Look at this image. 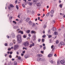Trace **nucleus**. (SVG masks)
<instances>
[{"mask_svg":"<svg viewBox=\"0 0 65 65\" xmlns=\"http://www.w3.org/2000/svg\"><path fill=\"white\" fill-rule=\"evenodd\" d=\"M12 19V17H10L9 20H11Z\"/></svg>","mask_w":65,"mask_h":65,"instance_id":"nucleus-35","label":"nucleus"},{"mask_svg":"<svg viewBox=\"0 0 65 65\" xmlns=\"http://www.w3.org/2000/svg\"><path fill=\"white\" fill-rule=\"evenodd\" d=\"M59 43V41L58 40H57L56 41V43L57 44Z\"/></svg>","mask_w":65,"mask_h":65,"instance_id":"nucleus-41","label":"nucleus"},{"mask_svg":"<svg viewBox=\"0 0 65 65\" xmlns=\"http://www.w3.org/2000/svg\"><path fill=\"white\" fill-rule=\"evenodd\" d=\"M37 5L38 7H39V6H41V4L39 3H37Z\"/></svg>","mask_w":65,"mask_h":65,"instance_id":"nucleus-7","label":"nucleus"},{"mask_svg":"<svg viewBox=\"0 0 65 65\" xmlns=\"http://www.w3.org/2000/svg\"><path fill=\"white\" fill-rule=\"evenodd\" d=\"M8 51H9L11 50V48H8Z\"/></svg>","mask_w":65,"mask_h":65,"instance_id":"nucleus-53","label":"nucleus"},{"mask_svg":"<svg viewBox=\"0 0 65 65\" xmlns=\"http://www.w3.org/2000/svg\"><path fill=\"white\" fill-rule=\"evenodd\" d=\"M18 33H21V34H23L24 33L23 32V31H22L21 30L19 31L18 32Z\"/></svg>","mask_w":65,"mask_h":65,"instance_id":"nucleus-10","label":"nucleus"},{"mask_svg":"<svg viewBox=\"0 0 65 65\" xmlns=\"http://www.w3.org/2000/svg\"><path fill=\"white\" fill-rule=\"evenodd\" d=\"M50 13V12H48V13H47V14H46V16L47 17H48L49 15V14Z\"/></svg>","mask_w":65,"mask_h":65,"instance_id":"nucleus-29","label":"nucleus"},{"mask_svg":"<svg viewBox=\"0 0 65 65\" xmlns=\"http://www.w3.org/2000/svg\"><path fill=\"white\" fill-rule=\"evenodd\" d=\"M53 15H54L53 14L51 15V17H53Z\"/></svg>","mask_w":65,"mask_h":65,"instance_id":"nucleus-64","label":"nucleus"},{"mask_svg":"<svg viewBox=\"0 0 65 65\" xmlns=\"http://www.w3.org/2000/svg\"><path fill=\"white\" fill-rule=\"evenodd\" d=\"M35 45V44L34 43H32V44H30L29 45V47L31 48L32 47V46H34Z\"/></svg>","mask_w":65,"mask_h":65,"instance_id":"nucleus-3","label":"nucleus"},{"mask_svg":"<svg viewBox=\"0 0 65 65\" xmlns=\"http://www.w3.org/2000/svg\"><path fill=\"white\" fill-rule=\"evenodd\" d=\"M53 23H55V21H53Z\"/></svg>","mask_w":65,"mask_h":65,"instance_id":"nucleus-63","label":"nucleus"},{"mask_svg":"<svg viewBox=\"0 0 65 65\" xmlns=\"http://www.w3.org/2000/svg\"><path fill=\"white\" fill-rule=\"evenodd\" d=\"M17 2H18V1L17 0H16L15 2V4H17Z\"/></svg>","mask_w":65,"mask_h":65,"instance_id":"nucleus-43","label":"nucleus"},{"mask_svg":"<svg viewBox=\"0 0 65 65\" xmlns=\"http://www.w3.org/2000/svg\"><path fill=\"white\" fill-rule=\"evenodd\" d=\"M10 46H12L13 45V43H11L10 44Z\"/></svg>","mask_w":65,"mask_h":65,"instance_id":"nucleus-28","label":"nucleus"},{"mask_svg":"<svg viewBox=\"0 0 65 65\" xmlns=\"http://www.w3.org/2000/svg\"><path fill=\"white\" fill-rule=\"evenodd\" d=\"M60 43L62 45H65V44L64 43V42H60Z\"/></svg>","mask_w":65,"mask_h":65,"instance_id":"nucleus-14","label":"nucleus"},{"mask_svg":"<svg viewBox=\"0 0 65 65\" xmlns=\"http://www.w3.org/2000/svg\"><path fill=\"white\" fill-rule=\"evenodd\" d=\"M44 41V39H42V42H43Z\"/></svg>","mask_w":65,"mask_h":65,"instance_id":"nucleus-38","label":"nucleus"},{"mask_svg":"<svg viewBox=\"0 0 65 65\" xmlns=\"http://www.w3.org/2000/svg\"><path fill=\"white\" fill-rule=\"evenodd\" d=\"M53 31H56V28L55 27H53Z\"/></svg>","mask_w":65,"mask_h":65,"instance_id":"nucleus-22","label":"nucleus"},{"mask_svg":"<svg viewBox=\"0 0 65 65\" xmlns=\"http://www.w3.org/2000/svg\"><path fill=\"white\" fill-rule=\"evenodd\" d=\"M13 23H15V24H17V23H16V22H15V21H13Z\"/></svg>","mask_w":65,"mask_h":65,"instance_id":"nucleus-45","label":"nucleus"},{"mask_svg":"<svg viewBox=\"0 0 65 65\" xmlns=\"http://www.w3.org/2000/svg\"><path fill=\"white\" fill-rule=\"evenodd\" d=\"M61 28H64V26L63 25L61 26Z\"/></svg>","mask_w":65,"mask_h":65,"instance_id":"nucleus-46","label":"nucleus"},{"mask_svg":"<svg viewBox=\"0 0 65 65\" xmlns=\"http://www.w3.org/2000/svg\"><path fill=\"white\" fill-rule=\"evenodd\" d=\"M51 63H53V61L52 60L51 61Z\"/></svg>","mask_w":65,"mask_h":65,"instance_id":"nucleus-50","label":"nucleus"},{"mask_svg":"<svg viewBox=\"0 0 65 65\" xmlns=\"http://www.w3.org/2000/svg\"><path fill=\"white\" fill-rule=\"evenodd\" d=\"M19 23H22V21L21 20H20Z\"/></svg>","mask_w":65,"mask_h":65,"instance_id":"nucleus-57","label":"nucleus"},{"mask_svg":"<svg viewBox=\"0 0 65 65\" xmlns=\"http://www.w3.org/2000/svg\"><path fill=\"white\" fill-rule=\"evenodd\" d=\"M8 44L7 43H5V46H7Z\"/></svg>","mask_w":65,"mask_h":65,"instance_id":"nucleus-40","label":"nucleus"},{"mask_svg":"<svg viewBox=\"0 0 65 65\" xmlns=\"http://www.w3.org/2000/svg\"><path fill=\"white\" fill-rule=\"evenodd\" d=\"M52 35H50L49 36H48V38H51V37H52Z\"/></svg>","mask_w":65,"mask_h":65,"instance_id":"nucleus-37","label":"nucleus"},{"mask_svg":"<svg viewBox=\"0 0 65 65\" xmlns=\"http://www.w3.org/2000/svg\"><path fill=\"white\" fill-rule=\"evenodd\" d=\"M22 6H23V7H25V5L24 4H22Z\"/></svg>","mask_w":65,"mask_h":65,"instance_id":"nucleus-48","label":"nucleus"},{"mask_svg":"<svg viewBox=\"0 0 65 65\" xmlns=\"http://www.w3.org/2000/svg\"><path fill=\"white\" fill-rule=\"evenodd\" d=\"M9 58H12V56H11V55H9Z\"/></svg>","mask_w":65,"mask_h":65,"instance_id":"nucleus-31","label":"nucleus"},{"mask_svg":"<svg viewBox=\"0 0 65 65\" xmlns=\"http://www.w3.org/2000/svg\"><path fill=\"white\" fill-rule=\"evenodd\" d=\"M41 53H42L43 54V51H41Z\"/></svg>","mask_w":65,"mask_h":65,"instance_id":"nucleus-58","label":"nucleus"},{"mask_svg":"<svg viewBox=\"0 0 65 65\" xmlns=\"http://www.w3.org/2000/svg\"><path fill=\"white\" fill-rule=\"evenodd\" d=\"M60 60H58L57 61V65H59L60 64Z\"/></svg>","mask_w":65,"mask_h":65,"instance_id":"nucleus-15","label":"nucleus"},{"mask_svg":"<svg viewBox=\"0 0 65 65\" xmlns=\"http://www.w3.org/2000/svg\"><path fill=\"white\" fill-rule=\"evenodd\" d=\"M10 6L11 7H14V6L12 4L10 5Z\"/></svg>","mask_w":65,"mask_h":65,"instance_id":"nucleus-20","label":"nucleus"},{"mask_svg":"<svg viewBox=\"0 0 65 65\" xmlns=\"http://www.w3.org/2000/svg\"><path fill=\"white\" fill-rule=\"evenodd\" d=\"M17 54L18 55H19V52H17Z\"/></svg>","mask_w":65,"mask_h":65,"instance_id":"nucleus-60","label":"nucleus"},{"mask_svg":"<svg viewBox=\"0 0 65 65\" xmlns=\"http://www.w3.org/2000/svg\"><path fill=\"white\" fill-rule=\"evenodd\" d=\"M14 65H17V63L16 61H14Z\"/></svg>","mask_w":65,"mask_h":65,"instance_id":"nucleus-21","label":"nucleus"},{"mask_svg":"<svg viewBox=\"0 0 65 65\" xmlns=\"http://www.w3.org/2000/svg\"><path fill=\"white\" fill-rule=\"evenodd\" d=\"M41 59V58L40 57H38L37 58V61H40V60Z\"/></svg>","mask_w":65,"mask_h":65,"instance_id":"nucleus-19","label":"nucleus"},{"mask_svg":"<svg viewBox=\"0 0 65 65\" xmlns=\"http://www.w3.org/2000/svg\"><path fill=\"white\" fill-rule=\"evenodd\" d=\"M28 36L29 37H30L31 36V35L30 34H29L28 35Z\"/></svg>","mask_w":65,"mask_h":65,"instance_id":"nucleus-51","label":"nucleus"},{"mask_svg":"<svg viewBox=\"0 0 65 65\" xmlns=\"http://www.w3.org/2000/svg\"><path fill=\"white\" fill-rule=\"evenodd\" d=\"M28 4L29 5H32V3H30V2H29L28 3Z\"/></svg>","mask_w":65,"mask_h":65,"instance_id":"nucleus-17","label":"nucleus"},{"mask_svg":"<svg viewBox=\"0 0 65 65\" xmlns=\"http://www.w3.org/2000/svg\"><path fill=\"white\" fill-rule=\"evenodd\" d=\"M42 55L41 54H39L37 55V57H42Z\"/></svg>","mask_w":65,"mask_h":65,"instance_id":"nucleus-11","label":"nucleus"},{"mask_svg":"<svg viewBox=\"0 0 65 65\" xmlns=\"http://www.w3.org/2000/svg\"><path fill=\"white\" fill-rule=\"evenodd\" d=\"M44 50H45V49L46 48V47H44L43 48Z\"/></svg>","mask_w":65,"mask_h":65,"instance_id":"nucleus-49","label":"nucleus"},{"mask_svg":"<svg viewBox=\"0 0 65 65\" xmlns=\"http://www.w3.org/2000/svg\"><path fill=\"white\" fill-rule=\"evenodd\" d=\"M38 16H40V14H38Z\"/></svg>","mask_w":65,"mask_h":65,"instance_id":"nucleus-59","label":"nucleus"},{"mask_svg":"<svg viewBox=\"0 0 65 65\" xmlns=\"http://www.w3.org/2000/svg\"><path fill=\"white\" fill-rule=\"evenodd\" d=\"M8 9L9 10H10V9H10V7H8Z\"/></svg>","mask_w":65,"mask_h":65,"instance_id":"nucleus-55","label":"nucleus"},{"mask_svg":"<svg viewBox=\"0 0 65 65\" xmlns=\"http://www.w3.org/2000/svg\"><path fill=\"white\" fill-rule=\"evenodd\" d=\"M17 39L18 38L20 39H22L21 38V35H19L17 37Z\"/></svg>","mask_w":65,"mask_h":65,"instance_id":"nucleus-6","label":"nucleus"},{"mask_svg":"<svg viewBox=\"0 0 65 65\" xmlns=\"http://www.w3.org/2000/svg\"><path fill=\"white\" fill-rule=\"evenodd\" d=\"M65 61L64 60H61L60 61V63L61 64H64V63H65Z\"/></svg>","mask_w":65,"mask_h":65,"instance_id":"nucleus-5","label":"nucleus"},{"mask_svg":"<svg viewBox=\"0 0 65 65\" xmlns=\"http://www.w3.org/2000/svg\"><path fill=\"white\" fill-rule=\"evenodd\" d=\"M54 34L55 35H58V32L55 31L54 32Z\"/></svg>","mask_w":65,"mask_h":65,"instance_id":"nucleus-16","label":"nucleus"},{"mask_svg":"<svg viewBox=\"0 0 65 65\" xmlns=\"http://www.w3.org/2000/svg\"><path fill=\"white\" fill-rule=\"evenodd\" d=\"M54 56H55V57H57V55H56V54H55L54 55Z\"/></svg>","mask_w":65,"mask_h":65,"instance_id":"nucleus-54","label":"nucleus"},{"mask_svg":"<svg viewBox=\"0 0 65 65\" xmlns=\"http://www.w3.org/2000/svg\"><path fill=\"white\" fill-rule=\"evenodd\" d=\"M41 41V39H38V41L39 42H40V41Z\"/></svg>","mask_w":65,"mask_h":65,"instance_id":"nucleus-25","label":"nucleus"},{"mask_svg":"<svg viewBox=\"0 0 65 65\" xmlns=\"http://www.w3.org/2000/svg\"><path fill=\"white\" fill-rule=\"evenodd\" d=\"M53 47H54V45H52L51 46V48L52 49V48H53Z\"/></svg>","mask_w":65,"mask_h":65,"instance_id":"nucleus-44","label":"nucleus"},{"mask_svg":"<svg viewBox=\"0 0 65 65\" xmlns=\"http://www.w3.org/2000/svg\"><path fill=\"white\" fill-rule=\"evenodd\" d=\"M24 46H28L29 45V42L28 41L24 42L23 44Z\"/></svg>","mask_w":65,"mask_h":65,"instance_id":"nucleus-1","label":"nucleus"},{"mask_svg":"<svg viewBox=\"0 0 65 65\" xmlns=\"http://www.w3.org/2000/svg\"><path fill=\"white\" fill-rule=\"evenodd\" d=\"M31 34H35L36 33V32L35 31H31Z\"/></svg>","mask_w":65,"mask_h":65,"instance_id":"nucleus-13","label":"nucleus"},{"mask_svg":"<svg viewBox=\"0 0 65 65\" xmlns=\"http://www.w3.org/2000/svg\"><path fill=\"white\" fill-rule=\"evenodd\" d=\"M22 53L23 54H25V51H24L22 52Z\"/></svg>","mask_w":65,"mask_h":65,"instance_id":"nucleus-42","label":"nucleus"},{"mask_svg":"<svg viewBox=\"0 0 65 65\" xmlns=\"http://www.w3.org/2000/svg\"><path fill=\"white\" fill-rule=\"evenodd\" d=\"M59 7L61 8H62V4H60L59 5Z\"/></svg>","mask_w":65,"mask_h":65,"instance_id":"nucleus-30","label":"nucleus"},{"mask_svg":"<svg viewBox=\"0 0 65 65\" xmlns=\"http://www.w3.org/2000/svg\"><path fill=\"white\" fill-rule=\"evenodd\" d=\"M16 8H17V9H19V7H18V5H17L16 6Z\"/></svg>","mask_w":65,"mask_h":65,"instance_id":"nucleus-34","label":"nucleus"},{"mask_svg":"<svg viewBox=\"0 0 65 65\" xmlns=\"http://www.w3.org/2000/svg\"><path fill=\"white\" fill-rule=\"evenodd\" d=\"M16 58H18V60H21V57L20 56H18L17 55L16 56Z\"/></svg>","mask_w":65,"mask_h":65,"instance_id":"nucleus-8","label":"nucleus"},{"mask_svg":"<svg viewBox=\"0 0 65 65\" xmlns=\"http://www.w3.org/2000/svg\"><path fill=\"white\" fill-rule=\"evenodd\" d=\"M12 38H14V37H15V35L14 33H12Z\"/></svg>","mask_w":65,"mask_h":65,"instance_id":"nucleus-9","label":"nucleus"},{"mask_svg":"<svg viewBox=\"0 0 65 65\" xmlns=\"http://www.w3.org/2000/svg\"><path fill=\"white\" fill-rule=\"evenodd\" d=\"M52 56H53L52 54H49V55H48V57H51Z\"/></svg>","mask_w":65,"mask_h":65,"instance_id":"nucleus-12","label":"nucleus"},{"mask_svg":"<svg viewBox=\"0 0 65 65\" xmlns=\"http://www.w3.org/2000/svg\"><path fill=\"white\" fill-rule=\"evenodd\" d=\"M7 38H9V37H9V36H7Z\"/></svg>","mask_w":65,"mask_h":65,"instance_id":"nucleus-47","label":"nucleus"},{"mask_svg":"<svg viewBox=\"0 0 65 65\" xmlns=\"http://www.w3.org/2000/svg\"><path fill=\"white\" fill-rule=\"evenodd\" d=\"M30 30H28L26 31L27 33H30Z\"/></svg>","mask_w":65,"mask_h":65,"instance_id":"nucleus-24","label":"nucleus"},{"mask_svg":"<svg viewBox=\"0 0 65 65\" xmlns=\"http://www.w3.org/2000/svg\"><path fill=\"white\" fill-rule=\"evenodd\" d=\"M62 46V45L61 44H59V47H61V46Z\"/></svg>","mask_w":65,"mask_h":65,"instance_id":"nucleus-27","label":"nucleus"},{"mask_svg":"<svg viewBox=\"0 0 65 65\" xmlns=\"http://www.w3.org/2000/svg\"><path fill=\"white\" fill-rule=\"evenodd\" d=\"M45 36H46L45 35H44L42 36V37L43 38H45Z\"/></svg>","mask_w":65,"mask_h":65,"instance_id":"nucleus-39","label":"nucleus"},{"mask_svg":"<svg viewBox=\"0 0 65 65\" xmlns=\"http://www.w3.org/2000/svg\"><path fill=\"white\" fill-rule=\"evenodd\" d=\"M51 13H54V11L52 10L51 11Z\"/></svg>","mask_w":65,"mask_h":65,"instance_id":"nucleus-36","label":"nucleus"},{"mask_svg":"<svg viewBox=\"0 0 65 65\" xmlns=\"http://www.w3.org/2000/svg\"><path fill=\"white\" fill-rule=\"evenodd\" d=\"M43 46H45V44L43 43Z\"/></svg>","mask_w":65,"mask_h":65,"instance_id":"nucleus-62","label":"nucleus"},{"mask_svg":"<svg viewBox=\"0 0 65 65\" xmlns=\"http://www.w3.org/2000/svg\"><path fill=\"white\" fill-rule=\"evenodd\" d=\"M21 56H24V54L23 53H22L21 54Z\"/></svg>","mask_w":65,"mask_h":65,"instance_id":"nucleus-56","label":"nucleus"},{"mask_svg":"<svg viewBox=\"0 0 65 65\" xmlns=\"http://www.w3.org/2000/svg\"><path fill=\"white\" fill-rule=\"evenodd\" d=\"M32 13H34V11L32 10V12H31Z\"/></svg>","mask_w":65,"mask_h":65,"instance_id":"nucleus-61","label":"nucleus"},{"mask_svg":"<svg viewBox=\"0 0 65 65\" xmlns=\"http://www.w3.org/2000/svg\"><path fill=\"white\" fill-rule=\"evenodd\" d=\"M12 54V52H10V54Z\"/></svg>","mask_w":65,"mask_h":65,"instance_id":"nucleus-52","label":"nucleus"},{"mask_svg":"<svg viewBox=\"0 0 65 65\" xmlns=\"http://www.w3.org/2000/svg\"><path fill=\"white\" fill-rule=\"evenodd\" d=\"M33 3L34 4H36L37 3V1L36 0H34L33 2Z\"/></svg>","mask_w":65,"mask_h":65,"instance_id":"nucleus-23","label":"nucleus"},{"mask_svg":"<svg viewBox=\"0 0 65 65\" xmlns=\"http://www.w3.org/2000/svg\"><path fill=\"white\" fill-rule=\"evenodd\" d=\"M19 47V46L18 45H16L14 46V49L15 50L18 49Z\"/></svg>","mask_w":65,"mask_h":65,"instance_id":"nucleus-2","label":"nucleus"},{"mask_svg":"<svg viewBox=\"0 0 65 65\" xmlns=\"http://www.w3.org/2000/svg\"><path fill=\"white\" fill-rule=\"evenodd\" d=\"M17 40H18V42L19 43H21L22 41V39H19L18 38H17Z\"/></svg>","mask_w":65,"mask_h":65,"instance_id":"nucleus-4","label":"nucleus"},{"mask_svg":"<svg viewBox=\"0 0 65 65\" xmlns=\"http://www.w3.org/2000/svg\"><path fill=\"white\" fill-rule=\"evenodd\" d=\"M46 25L45 24L44 25V26H43V28L44 29H45V28H46Z\"/></svg>","mask_w":65,"mask_h":65,"instance_id":"nucleus-18","label":"nucleus"},{"mask_svg":"<svg viewBox=\"0 0 65 65\" xmlns=\"http://www.w3.org/2000/svg\"><path fill=\"white\" fill-rule=\"evenodd\" d=\"M13 43H15V40H13Z\"/></svg>","mask_w":65,"mask_h":65,"instance_id":"nucleus-33","label":"nucleus"},{"mask_svg":"<svg viewBox=\"0 0 65 65\" xmlns=\"http://www.w3.org/2000/svg\"><path fill=\"white\" fill-rule=\"evenodd\" d=\"M23 37H24V38H26V37H27V36L25 35H24L23 36Z\"/></svg>","mask_w":65,"mask_h":65,"instance_id":"nucleus-32","label":"nucleus"},{"mask_svg":"<svg viewBox=\"0 0 65 65\" xmlns=\"http://www.w3.org/2000/svg\"><path fill=\"white\" fill-rule=\"evenodd\" d=\"M51 32V30L50 29H49L48 30V34H50Z\"/></svg>","mask_w":65,"mask_h":65,"instance_id":"nucleus-26","label":"nucleus"}]
</instances>
